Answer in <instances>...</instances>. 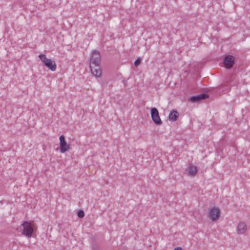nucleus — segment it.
Wrapping results in <instances>:
<instances>
[{"label": "nucleus", "mask_w": 250, "mask_h": 250, "mask_svg": "<svg viewBox=\"0 0 250 250\" xmlns=\"http://www.w3.org/2000/svg\"><path fill=\"white\" fill-rule=\"evenodd\" d=\"M101 56L98 51H93L90 60V64H100Z\"/></svg>", "instance_id": "4"}, {"label": "nucleus", "mask_w": 250, "mask_h": 250, "mask_svg": "<svg viewBox=\"0 0 250 250\" xmlns=\"http://www.w3.org/2000/svg\"><path fill=\"white\" fill-rule=\"evenodd\" d=\"M23 227L22 234L28 238L32 237L34 232L33 225L27 221H25L21 225Z\"/></svg>", "instance_id": "1"}, {"label": "nucleus", "mask_w": 250, "mask_h": 250, "mask_svg": "<svg viewBox=\"0 0 250 250\" xmlns=\"http://www.w3.org/2000/svg\"><path fill=\"white\" fill-rule=\"evenodd\" d=\"M247 225L244 222H240L237 227V232L239 234H242L244 233L247 230Z\"/></svg>", "instance_id": "10"}, {"label": "nucleus", "mask_w": 250, "mask_h": 250, "mask_svg": "<svg viewBox=\"0 0 250 250\" xmlns=\"http://www.w3.org/2000/svg\"><path fill=\"white\" fill-rule=\"evenodd\" d=\"M39 58L43 62H44V61H45L46 60V59H48V58H47L46 57V56L44 54H40V55H39Z\"/></svg>", "instance_id": "14"}, {"label": "nucleus", "mask_w": 250, "mask_h": 250, "mask_svg": "<svg viewBox=\"0 0 250 250\" xmlns=\"http://www.w3.org/2000/svg\"><path fill=\"white\" fill-rule=\"evenodd\" d=\"M197 171L198 169L197 167L193 165H190L187 169L188 174L192 176H195Z\"/></svg>", "instance_id": "11"}, {"label": "nucleus", "mask_w": 250, "mask_h": 250, "mask_svg": "<svg viewBox=\"0 0 250 250\" xmlns=\"http://www.w3.org/2000/svg\"><path fill=\"white\" fill-rule=\"evenodd\" d=\"M224 63L228 69L232 67L234 64V58L232 55L226 56L224 59Z\"/></svg>", "instance_id": "6"}, {"label": "nucleus", "mask_w": 250, "mask_h": 250, "mask_svg": "<svg viewBox=\"0 0 250 250\" xmlns=\"http://www.w3.org/2000/svg\"><path fill=\"white\" fill-rule=\"evenodd\" d=\"M141 62V59L140 58H138L135 60V61L134 62V65H135V66L137 67L140 64Z\"/></svg>", "instance_id": "15"}, {"label": "nucleus", "mask_w": 250, "mask_h": 250, "mask_svg": "<svg viewBox=\"0 0 250 250\" xmlns=\"http://www.w3.org/2000/svg\"><path fill=\"white\" fill-rule=\"evenodd\" d=\"M220 211L219 208H213L209 211V216L212 221L218 220L220 217Z\"/></svg>", "instance_id": "7"}, {"label": "nucleus", "mask_w": 250, "mask_h": 250, "mask_svg": "<svg viewBox=\"0 0 250 250\" xmlns=\"http://www.w3.org/2000/svg\"><path fill=\"white\" fill-rule=\"evenodd\" d=\"M60 151L62 153H64L66 151H69L70 149V146L69 145L67 144L65 137L63 135L60 136Z\"/></svg>", "instance_id": "2"}, {"label": "nucleus", "mask_w": 250, "mask_h": 250, "mask_svg": "<svg viewBox=\"0 0 250 250\" xmlns=\"http://www.w3.org/2000/svg\"><path fill=\"white\" fill-rule=\"evenodd\" d=\"M208 95L206 93H202L199 95L192 96L189 97L188 99L189 102L192 103L198 102L202 100H204L208 98Z\"/></svg>", "instance_id": "5"}, {"label": "nucleus", "mask_w": 250, "mask_h": 250, "mask_svg": "<svg viewBox=\"0 0 250 250\" xmlns=\"http://www.w3.org/2000/svg\"><path fill=\"white\" fill-rule=\"evenodd\" d=\"M77 215L79 218H82L84 216V211L83 210H80L78 212Z\"/></svg>", "instance_id": "13"}, {"label": "nucleus", "mask_w": 250, "mask_h": 250, "mask_svg": "<svg viewBox=\"0 0 250 250\" xmlns=\"http://www.w3.org/2000/svg\"><path fill=\"white\" fill-rule=\"evenodd\" d=\"M44 65L52 71H54L56 69V64L55 61L52 59H46L44 61Z\"/></svg>", "instance_id": "9"}, {"label": "nucleus", "mask_w": 250, "mask_h": 250, "mask_svg": "<svg viewBox=\"0 0 250 250\" xmlns=\"http://www.w3.org/2000/svg\"><path fill=\"white\" fill-rule=\"evenodd\" d=\"M90 69L92 74L97 77H99L101 75V70L100 68V64H90Z\"/></svg>", "instance_id": "8"}, {"label": "nucleus", "mask_w": 250, "mask_h": 250, "mask_svg": "<svg viewBox=\"0 0 250 250\" xmlns=\"http://www.w3.org/2000/svg\"><path fill=\"white\" fill-rule=\"evenodd\" d=\"M174 250H183L181 247H177L174 249Z\"/></svg>", "instance_id": "16"}, {"label": "nucleus", "mask_w": 250, "mask_h": 250, "mask_svg": "<svg viewBox=\"0 0 250 250\" xmlns=\"http://www.w3.org/2000/svg\"><path fill=\"white\" fill-rule=\"evenodd\" d=\"M179 115V113L177 111L172 110L169 114V120L171 121H176Z\"/></svg>", "instance_id": "12"}, {"label": "nucleus", "mask_w": 250, "mask_h": 250, "mask_svg": "<svg viewBox=\"0 0 250 250\" xmlns=\"http://www.w3.org/2000/svg\"><path fill=\"white\" fill-rule=\"evenodd\" d=\"M151 117L153 122L158 125H161L162 122L159 115L158 109L155 107H152L150 109Z\"/></svg>", "instance_id": "3"}]
</instances>
